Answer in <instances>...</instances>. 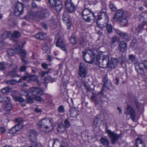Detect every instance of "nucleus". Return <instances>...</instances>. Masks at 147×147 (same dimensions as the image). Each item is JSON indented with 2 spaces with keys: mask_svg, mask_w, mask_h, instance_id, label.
<instances>
[{
  "mask_svg": "<svg viewBox=\"0 0 147 147\" xmlns=\"http://www.w3.org/2000/svg\"><path fill=\"white\" fill-rule=\"evenodd\" d=\"M127 45L126 42L124 41H121L118 47L120 52L123 53L127 49Z\"/></svg>",
  "mask_w": 147,
  "mask_h": 147,
  "instance_id": "nucleus-18",
  "label": "nucleus"
},
{
  "mask_svg": "<svg viewBox=\"0 0 147 147\" xmlns=\"http://www.w3.org/2000/svg\"><path fill=\"white\" fill-rule=\"evenodd\" d=\"M9 91V89L8 87H6L2 89L1 92L3 94H5Z\"/></svg>",
  "mask_w": 147,
  "mask_h": 147,
  "instance_id": "nucleus-53",
  "label": "nucleus"
},
{
  "mask_svg": "<svg viewBox=\"0 0 147 147\" xmlns=\"http://www.w3.org/2000/svg\"><path fill=\"white\" fill-rule=\"evenodd\" d=\"M11 35L12 37L17 38L20 37L21 34L18 31H15L11 34Z\"/></svg>",
  "mask_w": 147,
  "mask_h": 147,
  "instance_id": "nucleus-36",
  "label": "nucleus"
},
{
  "mask_svg": "<svg viewBox=\"0 0 147 147\" xmlns=\"http://www.w3.org/2000/svg\"><path fill=\"white\" fill-rule=\"evenodd\" d=\"M125 15L123 10L121 9H119L115 13L113 17V20L115 22L118 21L120 19L123 17Z\"/></svg>",
  "mask_w": 147,
  "mask_h": 147,
  "instance_id": "nucleus-11",
  "label": "nucleus"
},
{
  "mask_svg": "<svg viewBox=\"0 0 147 147\" xmlns=\"http://www.w3.org/2000/svg\"><path fill=\"white\" fill-rule=\"evenodd\" d=\"M127 20L125 17L121 19L119 22V24L121 26L123 27L125 26L126 24L127 23Z\"/></svg>",
  "mask_w": 147,
  "mask_h": 147,
  "instance_id": "nucleus-28",
  "label": "nucleus"
},
{
  "mask_svg": "<svg viewBox=\"0 0 147 147\" xmlns=\"http://www.w3.org/2000/svg\"><path fill=\"white\" fill-rule=\"evenodd\" d=\"M38 134L37 132L35 130H30L28 134V138L34 144L37 143V136Z\"/></svg>",
  "mask_w": 147,
  "mask_h": 147,
  "instance_id": "nucleus-6",
  "label": "nucleus"
},
{
  "mask_svg": "<svg viewBox=\"0 0 147 147\" xmlns=\"http://www.w3.org/2000/svg\"><path fill=\"white\" fill-rule=\"evenodd\" d=\"M83 56L85 61L89 63H94L97 60L95 55L91 50H86L83 53Z\"/></svg>",
  "mask_w": 147,
  "mask_h": 147,
  "instance_id": "nucleus-2",
  "label": "nucleus"
},
{
  "mask_svg": "<svg viewBox=\"0 0 147 147\" xmlns=\"http://www.w3.org/2000/svg\"><path fill=\"white\" fill-rule=\"evenodd\" d=\"M102 144L104 146L107 147L109 146V141L107 137H102L100 140Z\"/></svg>",
  "mask_w": 147,
  "mask_h": 147,
  "instance_id": "nucleus-22",
  "label": "nucleus"
},
{
  "mask_svg": "<svg viewBox=\"0 0 147 147\" xmlns=\"http://www.w3.org/2000/svg\"><path fill=\"white\" fill-rule=\"evenodd\" d=\"M22 12H20V11H18L15 9L14 14L16 16H19L20 14H22Z\"/></svg>",
  "mask_w": 147,
  "mask_h": 147,
  "instance_id": "nucleus-58",
  "label": "nucleus"
},
{
  "mask_svg": "<svg viewBox=\"0 0 147 147\" xmlns=\"http://www.w3.org/2000/svg\"><path fill=\"white\" fill-rule=\"evenodd\" d=\"M57 130L58 132L62 133L65 131V128L63 125H59L57 128Z\"/></svg>",
  "mask_w": 147,
  "mask_h": 147,
  "instance_id": "nucleus-31",
  "label": "nucleus"
},
{
  "mask_svg": "<svg viewBox=\"0 0 147 147\" xmlns=\"http://www.w3.org/2000/svg\"><path fill=\"white\" fill-rule=\"evenodd\" d=\"M17 82H18V81L15 80H10L5 82L7 84L14 85Z\"/></svg>",
  "mask_w": 147,
  "mask_h": 147,
  "instance_id": "nucleus-41",
  "label": "nucleus"
},
{
  "mask_svg": "<svg viewBox=\"0 0 147 147\" xmlns=\"http://www.w3.org/2000/svg\"><path fill=\"white\" fill-rule=\"evenodd\" d=\"M65 5V9L68 12L72 13L75 11V7L71 0H66Z\"/></svg>",
  "mask_w": 147,
  "mask_h": 147,
  "instance_id": "nucleus-8",
  "label": "nucleus"
},
{
  "mask_svg": "<svg viewBox=\"0 0 147 147\" xmlns=\"http://www.w3.org/2000/svg\"><path fill=\"white\" fill-rule=\"evenodd\" d=\"M56 46L61 49L63 51H66V46L63 40L60 38H59L57 41Z\"/></svg>",
  "mask_w": 147,
  "mask_h": 147,
  "instance_id": "nucleus-15",
  "label": "nucleus"
},
{
  "mask_svg": "<svg viewBox=\"0 0 147 147\" xmlns=\"http://www.w3.org/2000/svg\"><path fill=\"white\" fill-rule=\"evenodd\" d=\"M119 38L116 36H114L112 37L111 38V42L110 45L111 47H115V45H114V44L116 42H119Z\"/></svg>",
  "mask_w": 147,
  "mask_h": 147,
  "instance_id": "nucleus-26",
  "label": "nucleus"
},
{
  "mask_svg": "<svg viewBox=\"0 0 147 147\" xmlns=\"http://www.w3.org/2000/svg\"><path fill=\"white\" fill-rule=\"evenodd\" d=\"M70 41L72 44H75L76 42V41L75 39V37L71 36L69 39Z\"/></svg>",
  "mask_w": 147,
  "mask_h": 147,
  "instance_id": "nucleus-49",
  "label": "nucleus"
},
{
  "mask_svg": "<svg viewBox=\"0 0 147 147\" xmlns=\"http://www.w3.org/2000/svg\"><path fill=\"white\" fill-rule=\"evenodd\" d=\"M13 99L16 101L22 102L24 101V99L20 96H15L13 97Z\"/></svg>",
  "mask_w": 147,
  "mask_h": 147,
  "instance_id": "nucleus-30",
  "label": "nucleus"
},
{
  "mask_svg": "<svg viewBox=\"0 0 147 147\" xmlns=\"http://www.w3.org/2000/svg\"><path fill=\"white\" fill-rule=\"evenodd\" d=\"M115 32L116 33L118 34L121 36L123 32H121V31L118 29H115Z\"/></svg>",
  "mask_w": 147,
  "mask_h": 147,
  "instance_id": "nucleus-64",
  "label": "nucleus"
},
{
  "mask_svg": "<svg viewBox=\"0 0 147 147\" xmlns=\"http://www.w3.org/2000/svg\"><path fill=\"white\" fill-rule=\"evenodd\" d=\"M14 127L18 132L20 131L22 128L23 124L21 123H20L16 125Z\"/></svg>",
  "mask_w": 147,
  "mask_h": 147,
  "instance_id": "nucleus-43",
  "label": "nucleus"
},
{
  "mask_svg": "<svg viewBox=\"0 0 147 147\" xmlns=\"http://www.w3.org/2000/svg\"><path fill=\"white\" fill-rule=\"evenodd\" d=\"M17 68L15 69L14 70L9 71V75L11 76L12 77H18L20 78L18 81V83L22 82V78L17 74L16 72Z\"/></svg>",
  "mask_w": 147,
  "mask_h": 147,
  "instance_id": "nucleus-19",
  "label": "nucleus"
},
{
  "mask_svg": "<svg viewBox=\"0 0 147 147\" xmlns=\"http://www.w3.org/2000/svg\"><path fill=\"white\" fill-rule=\"evenodd\" d=\"M133 104H134L136 106V108L139 109L142 106V104L140 103L136 99H135L133 102Z\"/></svg>",
  "mask_w": 147,
  "mask_h": 147,
  "instance_id": "nucleus-32",
  "label": "nucleus"
},
{
  "mask_svg": "<svg viewBox=\"0 0 147 147\" xmlns=\"http://www.w3.org/2000/svg\"><path fill=\"white\" fill-rule=\"evenodd\" d=\"M91 100L94 102L96 105L99 104L100 102L99 95L96 94H94L91 97Z\"/></svg>",
  "mask_w": 147,
  "mask_h": 147,
  "instance_id": "nucleus-20",
  "label": "nucleus"
},
{
  "mask_svg": "<svg viewBox=\"0 0 147 147\" xmlns=\"http://www.w3.org/2000/svg\"><path fill=\"white\" fill-rule=\"evenodd\" d=\"M109 6L110 8L112 11H115L117 10L116 7L114 5V4L112 3H110L109 4Z\"/></svg>",
  "mask_w": 147,
  "mask_h": 147,
  "instance_id": "nucleus-46",
  "label": "nucleus"
},
{
  "mask_svg": "<svg viewBox=\"0 0 147 147\" xmlns=\"http://www.w3.org/2000/svg\"><path fill=\"white\" fill-rule=\"evenodd\" d=\"M47 37L46 34L43 33H39L35 35V37L36 38L41 40L45 39Z\"/></svg>",
  "mask_w": 147,
  "mask_h": 147,
  "instance_id": "nucleus-25",
  "label": "nucleus"
},
{
  "mask_svg": "<svg viewBox=\"0 0 147 147\" xmlns=\"http://www.w3.org/2000/svg\"><path fill=\"white\" fill-rule=\"evenodd\" d=\"M21 94L22 95H26L28 94V92L26 90H21Z\"/></svg>",
  "mask_w": 147,
  "mask_h": 147,
  "instance_id": "nucleus-62",
  "label": "nucleus"
},
{
  "mask_svg": "<svg viewBox=\"0 0 147 147\" xmlns=\"http://www.w3.org/2000/svg\"><path fill=\"white\" fill-rule=\"evenodd\" d=\"M109 57L107 55H104L100 57L99 60V65L101 67L105 68L107 66L109 62Z\"/></svg>",
  "mask_w": 147,
  "mask_h": 147,
  "instance_id": "nucleus-5",
  "label": "nucleus"
},
{
  "mask_svg": "<svg viewBox=\"0 0 147 147\" xmlns=\"http://www.w3.org/2000/svg\"><path fill=\"white\" fill-rule=\"evenodd\" d=\"M9 97L7 96H5L3 97V101L5 102H6L7 103H8L9 101Z\"/></svg>",
  "mask_w": 147,
  "mask_h": 147,
  "instance_id": "nucleus-63",
  "label": "nucleus"
},
{
  "mask_svg": "<svg viewBox=\"0 0 147 147\" xmlns=\"http://www.w3.org/2000/svg\"><path fill=\"white\" fill-rule=\"evenodd\" d=\"M27 67L26 66H22L20 68V70L21 71H24L26 69Z\"/></svg>",
  "mask_w": 147,
  "mask_h": 147,
  "instance_id": "nucleus-61",
  "label": "nucleus"
},
{
  "mask_svg": "<svg viewBox=\"0 0 147 147\" xmlns=\"http://www.w3.org/2000/svg\"><path fill=\"white\" fill-rule=\"evenodd\" d=\"M13 106L10 103H7L5 107V110L7 111H10L12 109Z\"/></svg>",
  "mask_w": 147,
  "mask_h": 147,
  "instance_id": "nucleus-34",
  "label": "nucleus"
},
{
  "mask_svg": "<svg viewBox=\"0 0 147 147\" xmlns=\"http://www.w3.org/2000/svg\"><path fill=\"white\" fill-rule=\"evenodd\" d=\"M58 111L59 112L62 113L64 112L65 110L63 106H60L58 108Z\"/></svg>",
  "mask_w": 147,
  "mask_h": 147,
  "instance_id": "nucleus-52",
  "label": "nucleus"
},
{
  "mask_svg": "<svg viewBox=\"0 0 147 147\" xmlns=\"http://www.w3.org/2000/svg\"><path fill=\"white\" fill-rule=\"evenodd\" d=\"M38 77L36 76L32 75L30 76V80L35 82H38Z\"/></svg>",
  "mask_w": 147,
  "mask_h": 147,
  "instance_id": "nucleus-39",
  "label": "nucleus"
},
{
  "mask_svg": "<svg viewBox=\"0 0 147 147\" xmlns=\"http://www.w3.org/2000/svg\"><path fill=\"white\" fill-rule=\"evenodd\" d=\"M146 25L147 28H146L147 31V21H144L142 24H140L135 28L134 31L133 30L135 33H137L141 32L144 29V26Z\"/></svg>",
  "mask_w": 147,
  "mask_h": 147,
  "instance_id": "nucleus-14",
  "label": "nucleus"
},
{
  "mask_svg": "<svg viewBox=\"0 0 147 147\" xmlns=\"http://www.w3.org/2000/svg\"><path fill=\"white\" fill-rule=\"evenodd\" d=\"M93 15V13H91L90 11L87 8L85 9L82 11L83 18L86 22H89L91 21Z\"/></svg>",
  "mask_w": 147,
  "mask_h": 147,
  "instance_id": "nucleus-4",
  "label": "nucleus"
},
{
  "mask_svg": "<svg viewBox=\"0 0 147 147\" xmlns=\"http://www.w3.org/2000/svg\"><path fill=\"white\" fill-rule=\"evenodd\" d=\"M24 6L23 4L20 3H18L16 5L15 9L16 10L20 11V12H23Z\"/></svg>",
  "mask_w": 147,
  "mask_h": 147,
  "instance_id": "nucleus-27",
  "label": "nucleus"
},
{
  "mask_svg": "<svg viewBox=\"0 0 147 147\" xmlns=\"http://www.w3.org/2000/svg\"><path fill=\"white\" fill-rule=\"evenodd\" d=\"M106 131L108 134V136L112 144H115L119 139L121 138L122 137L121 134H117L114 131H112L108 129H106Z\"/></svg>",
  "mask_w": 147,
  "mask_h": 147,
  "instance_id": "nucleus-3",
  "label": "nucleus"
},
{
  "mask_svg": "<svg viewBox=\"0 0 147 147\" xmlns=\"http://www.w3.org/2000/svg\"><path fill=\"white\" fill-rule=\"evenodd\" d=\"M34 98L36 101L39 102H41L43 101V100L42 98V97L39 96H36L34 97Z\"/></svg>",
  "mask_w": 147,
  "mask_h": 147,
  "instance_id": "nucleus-51",
  "label": "nucleus"
},
{
  "mask_svg": "<svg viewBox=\"0 0 147 147\" xmlns=\"http://www.w3.org/2000/svg\"><path fill=\"white\" fill-rule=\"evenodd\" d=\"M29 91L30 93L33 96L36 95L38 94L42 95L44 93L43 91L42 88L37 87L31 88Z\"/></svg>",
  "mask_w": 147,
  "mask_h": 147,
  "instance_id": "nucleus-9",
  "label": "nucleus"
},
{
  "mask_svg": "<svg viewBox=\"0 0 147 147\" xmlns=\"http://www.w3.org/2000/svg\"><path fill=\"white\" fill-rule=\"evenodd\" d=\"M6 68V64L4 62L0 63V69L2 71H3Z\"/></svg>",
  "mask_w": 147,
  "mask_h": 147,
  "instance_id": "nucleus-40",
  "label": "nucleus"
},
{
  "mask_svg": "<svg viewBox=\"0 0 147 147\" xmlns=\"http://www.w3.org/2000/svg\"><path fill=\"white\" fill-rule=\"evenodd\" d=\"M97 24L98 27L101 28H103L106 27L107 26V23H104V24H99L98 22V21L97 22Z\"/></svg>",
  "mask_w": 147,
  "mask_h": 147,
  "instance_id": "nucleus-56",
  "label": "nucleus"
},
{
  "mask_svg": "<svg viewBox=\"0 0 147 147\" xmlns=\"http://www.w3.org/2000/svg\"><path fill=\"white\" fill-rule=\"evenodd\" d=\"M63 20L66 21L69 20L70 19L68 13L65 12H64L63 15Z\"/></svg>",
  "mask_w": 147,
  "mask_h": 147,
  "instance_id": "nucleus-37",
  "label": "nucleus"
},
{
  "mask_svg": "<svg viewBox=\"0 0 147 147\" xmlns=\"http://www.w3.org/2000/svg\"><path fill=\"white\" fill-rule=\"evenodd\" d=\"M42 49L44 51L45 53H46L48 49V47L47 44H45L42 46Z\"/></svg>",
  "mask_w": 147,
  "mask_h": 147,
  "instance_id": "nucleus-59",
  "label": "nucleus"
},
{
  "mask_svg": "<svg viewBox=\"0 0 147 147\" xmlns=\"http://www.w3.org/2000/svg\"><path fill=\"white\" fill-rule=\"evenodd\" d=\"M45 81L46 82H53L55 81V79L52 78L49 75L47 76L44 78Z\"/></svg>",
  "mask_w": 147,
  "mask_h": 147,
  "instance_id": "nucleus-35",
  "label": "nucleus"
},
{
  "mask_svg": "<svg viewBox=\"0 0 147 147\" xmlns=\"http://www.w3.org/2000/svg\"><path fill=\"white\" fill-rule=\"evenodd\" d=\"M145 136H139L136 139V145L137 147H146L144 143Z\"/></svg>",
  "mask_w": 147,
  "mask_h": 147,
  "instance_id": "nucleus-12",
  "label": "nucleus"
},
{
  "mask_svg": "<svg viewBox=\"0 0 147 147\" xmlns=\"http://www.w3.org/2000/svg\"><path fill=\"white\" fill-rule=\"evenodd\" d=\"M54 7H55L56 11L57 12H59L61 10L63 7V6L62 5H60L59 6H57H57H55Z\"/></svg>",
  "mask_w": 147,
  "mask_h": 147,
  "instance_id": "nucleus-55",
  "label": "nucleus"
},
{
  "mask_svg": "<svg viewBox=\"0 0 147 147\" xmlns=\"http://www.w3.org/2000/svg\"><path fill=\"white\" fill-rule=\"evenodd\" d=\"M52 124L50 119L45 118L42 119L37 124L39 130L45 133H48L53 129Z\"/></svg>",
  "mask_w": 147,
  "mask_h": 147,
  "instance_id": "nucleus-1",
  "label": "nucleus"
},
{
  "mask_svg": "<svg viewBox=\"0 0 147 147\" xmlns=\"http://www.w3.org/2000/svg\"><path fill=\"white\" fill-rule=\"evenodd\" d=\"M117 60L116 59L112 58L109 61L107 67L111 69L115 68L117 64Z\"/></svg>",
  "mask_w": 147,
  "mask_h": 147,
  "instance_id": "nucleus-16",
  "label": "nucleus"
},
{
  "mask_svg": "<svg viewBox=\"0 0 147 147\" xmlns=\"http://www.w3.org/2000/svg\"><path fill=\"white\" fill-rule=\"evenodd\" d=\"M86 67L83 63H81L79 68V75L82 78H84L87 74V71L86 69Z\"/></svg>",
  "mask_w": 147,
  "mask_h": 147,
  "instance_id": "nucleus-10",
  "label": "nucleus"
},
{
  "mask_svg": "<svg viewBox=\"0 0 147 147\" xmlns=\"http://www.w3.org/2000/svg\"><path fill=\"white\" fill-rule=\"evenodd\" d=\"M30 75L27 74L24 76L22 78V80H27L28 82H30V80H30Z\"/></svg>",
  "mask_w": 147,
  "mask_h": 147,
  "instance_id": "nucleus-47",
  "label": "nucleus"
},
{
  "mask_svg": "<svg viewBox=\"0 0 147 147\" xmlns=\"http://www.w3.org/2000/svg\"><path fill=\"white\" fill-rule=\"evenodd\" d=\"M124 113L126 115H130L132 120H134L135 112L134 109L130 106H127L126 109L125 110Z\"/></svg>",
  "mask_w": 147,
  "mask_h": 147,
  "instance_id": "nucleus-7",
  "label": "nucleus"
},
{
  "mask_svg": "<svg viewBox=\"0 0 147 147\" xmlns=\"http://www.w3.org/2000/svg\"><path fill=\"white\" fill-rule=\"evenodd\" d=\"M129 60L134 64H136L138 62V59L133 54L129 55Z\"/></svg>",
  "mask_w": 147,
  "mask_h": 147,
  "instance_id": "nucleus-24",
  "label": "nucleus"
},
{
  "mask_svg": "<svg viewBox=\"0 0 147 147\" xmlns=\"http://www.w3.org/2000/svg\"><path fill=\"white\" fill-rule=\"evenodd\" d=\"M99 121V120L98 119H94V125L96 126H97L98 125Z\"/></svg>",
  "mask_w": 147,
  "mask_h": 147,
  "instance_id": "nucleus-60",
  "label": "nucleus"
},
{
  "mask_svg": "<svg viewBox=\"0 0 147 147\" xmlns=\"http://www.w3.org/2000/svg\"><path fill=\"white\" fill-rule=\"evenodd\" d=\"M16 53V51L13 49H9L7 51V53L10 56H12Z\"/></svg>",
  "mask_w": 147,
  "mask_h": 147,
  "instance_id": "nucleus-44",
  "label": "nucleus"
},
{
  "mask_svg": "<svg viewBox=\"0 0 147 147\" xmlns=\"http://www.w3.org/2000/svg\"><path fill=\"white\" fill-rule=\"evenodd\" d=\"M64 123L65 125L67 128H68L70 127V124L68 119H65V120Z\"/></svg>",
  "mask_w": 147,
  "mask_h": 147,
  "instance_id": "nucleus-54",
  "label": "nucleus"
},
{
  "mask_svg": "<svg viewBox=\"0 0 147 147\" xmlns=\"http://www.w3.org/2000/svg\"><path fill=\"white\" fill-rule=\"evenodd\" d=\"M106 7L105 6H104L102 9V11L98 14L97 18L98 21L102 18L104 17L105 18L106 21L107 22L108 21V18L106 12Z\"/></svg>",
  "mask_w": 147,
  "mask_h": 147,
  "instance_id": "nucleus-13",
  "label": "nucleus"
},
{
  "mask_svg": "<svg viewBox=\"0 0 147 147\" xmlns=\"http://www.w3.org/2000/svg\"><path fill=\"white\" fill-rule=\"evenodd\" d=\"M17 131L15 127H12L10 130L9 131V134H13L16 133Z\"/></svg>",
  "mask_w": 147,
  "mask_h": 147,
  "instance_id": "nucleus-48",
  "label": "nucleus"
},
{
  "mask_svg": "<svg viewBox=\"0 0 147 147\" xmlns=\"http://www.w3.org/2000/svg\"><path fill=\"white\" fill-rule=\"evenodd\" d=\"M123 39L127 40H129V38L128 35L126 33L123 32L121 36Z\"/></svg>",
  "mask_w": 147,
  "mask_h": 147,
  "instance_id": "nucleus-45",
  "label": "nucleus"
},
{
  "mask_svg": "<svg viewBox=\"0 0 147 147\" xmlns=\"http://www.w3.org/2000/svg\"><path fill=\"white\" fill-rule=\"evenodd\" d=\"M51 69H49L48 71H41L40 72L39 74L41 76V77H45L46 75L49 73L51 71Z\"/></svg>",
  "mask_w": 147,
  "mask_h": 147,
  "instance_id": "nucleus-38",
  "label": "nucleus"
},
{
  "mask_svg": "<svg viewBox=\"0 0 147 147\" xmlns=\"http://www.w3.org/2000/svg\"><path fill=\"white\" fill-rule=\"evenodd\" d=\"M107 31L108 33H110L112 32V27L110 24H107Z\"/></svg>",
  "mask_w": 147,
  "mask_h": 147,
  "instance_id": "nucleus-42",
  "label": "nucleus"
},
{
  "mask_svg": "<svg viewBox=\"0 0 147 147\" xmlns=\"http://www.w3.org/2000/svg\"><path fill=\"white\" fill-rule=\"evenodd\" d=\"M48 11L45 9L38 11L36 13V16L40 19H43L45 17L46 15L48 13Z\"/></svg>",
  "mask_w": 147,
  "mask_h": 147,
  "instance_id": "nucleus-17",
  "label": "nucleus"
},
{
  "mask_svg": "<svg viewBox=\"0 0 147 147\" xmlns=\"http://www.w3.org/2000/svg\"><path fill=\"white\" fill-rule=\"evenodd\" d=\"M18 47H16V49L17 51H19V55L24 58H26V52L25 50H22L20 46L19 45H17Z\"/></svg>",
  "mask_w": 147,
  "mask_h": 147,
  "instance_id": "nucleus-21",
  "label": "nucleus"
},
{
  "mask_svg": "<svg viewBox=\"0 0 147 147\" xmlns=\"http://www.w3.org/2000/svg\"><path fill=\"white\" fill-rule=\"evenodd\" d=\"M70 115L71 117H76L78 115L77 111L74 108H71L70 109Z\"/></svg>",
  "mask_w": 147,
  "mask_h": 147,
  "instance_id": "nucleus-29",
  "label": "nucleus"
},
{
  "mask_svg": "<svg viewBox=\"0 0 147 147\" xmlns=\"http://www.w3.org/2000/svg\"><path fill=\"white\" fill-rule=\"evenodd\" d=\"M6 129L5 127H0V134H3L5 132Z\"/></svg>",
  "mask_w": 147,
  "mask_h": 147,
  "instance_id": "nucleus-57",
  "label": "nucleus"
},
{
  "mask_svg": "<svg viewBox=\"0 0 147 147\" xmlns=\"http://www.w3.org/2000/svg\"><path fill=\"white\" fill-rule=\"evenodd\" d=\"M49 3L51 6L53 7L55 6L62 5V2L59 0H50Z\"/></svg>",
  "mask_w": 147,
  "mask_h": 147,
  "instance_id": "nucleus-23",
  "label": "nucleus"
},
{
  "mask_svg": "<svg viewBox=\"0 0 147 147\" xmlns=\"http://www.w3.org/2000/svg\"><path fill=\"white\" fill-rule=\"evenodd\" d=\"M34 98L31 96H28L27 98V103H33Z\"/></svg>",
  "mask_w": 147,
  "mask_h": 147,
  "instance_id": "nucleus-50",
  "label": "nucleus"
},
{
  "mask_svg": "<svg viewBox=\"0 0 147 147\" xmlns=\"http://www.w3.org/2000/svg\"><path fill=\"white\" fill-rule=\"evenodd\" d=\"M11 35V32L5 31L2 35V37L3 38L5 39L10 37Z\"/></svg>",
  "mask_w": 147,
  "mask_h": 147,
  "instance_id": "nucleus-33",
  "label": "nucleus"
}]
</instances>
